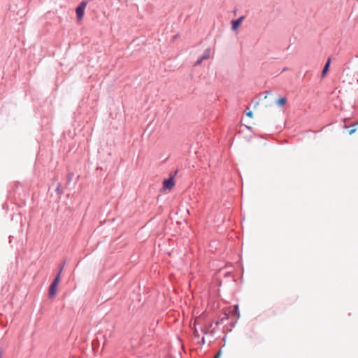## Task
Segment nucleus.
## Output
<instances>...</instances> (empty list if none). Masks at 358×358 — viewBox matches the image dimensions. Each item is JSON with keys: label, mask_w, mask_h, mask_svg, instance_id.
<instances>
[{"label": "nucleus", "mask_w": 358, "mask_h": 358, "mask_svg": "<svg viewBox=\"0 0 358 358\" xmlns=\"http://www.w3.org/2000/svg\"><path fill=\"white\" fill-rule=\"evenodd\" d=\"M3 353V350L2 348H0V358H2Z\"/></svg>", "instance_id": "19"}, {"label": "nucleus", "mask_w": 358, "mask_h": 358, "mask_svg": "<svg viewBox=\"0 0 358 358\" xmlns=\"http://www.w3.org/2000/svg\"><path fill=\"white\" fill-rule=\"evenodd\" d=\"M76 17H77V19L78 20H80L83 19L84 15H85V9L83 8L82 7L78 6L76 8Z\"/></svg>", "instance_id": "5"}, {"label": "nucleus", "mask_w": 358, "mask_h": 358, "mask_svg": "<svg viewBox=\"0 0 358 358\" xmlns=\"http://www.w3.org/2000/svg\"><path fill=\"white\" fill-rule=\"evenodd\" d=\"M178 340H179V335H176Z\"/></svg>", "instance_id": "26"}, {"label": "nucleus", "mask_w": 358, "mask_h": 358, "mask_svg": "<svg viewBox=\"0 0 358 358\" xmlns=\"http://www.w3.org/2000/svg\"><path fill=\"white\" fill-rule=\"evenodd\" d=\"M212 327V324H210L209 326H202L201 327V331L204 334H208V332L209 331V329Z\"/></svg>", "instance_id": "12"}, {"label": "nucleus", "mask_w": 358, "mask_h": 358, "mask_svg": "<svg viewBox=\"0 0 358 358\" xmlns=\"http://www.w3.org/2000/svg\"><path fill=\"white\" fill-rule=\"evenodd\" d=\"M87 5V3L85 0H83L79 4L78 6L82 7L83 8L85 9L86 6Z\"/></svg>", "instance_id": "16"}, {"label": "nucleus", "mask_w": 358, "mask_h": 358, "mask_svg": "<svg viewBox=\"0 0 358 358\" xmlns=\"http://www.w3.org/2000/svg\"><path fill=\"white\" fill-rule=\"evenodd\" d=\"M201 320V316L196 317V320H195V322H194V325L199 324Z\"/></svg>", "instance_id": "17"}, {"label": "nucleus", "mask_w": 358, "mask_h": 358, "mask_svg": "<svg viewBox=\"0 0 358 358\" xmlns=\"http://www.w3.org/2000/svg\"><path fill=\"white\" fill-rule=\"evenodd\" d=\"M194 335L195 337H197V338H199L200 336L199 331L196 329H195L194 331Z\"/></svg>", "instance_id": "18"}, {"label": "nucleus", "mask_w": 358, "mask_h": 358, "mask_svg": "<svg viewBox=\"0 0 358 358\" xmlns=\"http://www.w3.org/2000/svg\"><path fill=\"white\" fill-rule=\"evenodd\" d=\"M55 192L58 196V201L60 200V198H61V196L62 194L64 193V189L62 188V185L61 183H58L57 187H56V189H55Z\"/></svg>", "instance_id": "6"}, {"label": "nucleus", "mask_w": 358, "mask_h": 358, "mask_svg": "<svg viewBox=\"0 0 358 358\" xmlns=\"http://www.w3.org/2000/svg\"><path fill=\"white\" fill-rule=\"evenodd\" d=\"M231 313L235 315V316H237V317L238 318L239 317V311H238V305H236L233 307V310H231Z\"/></svg>", "instance_id": "13"}, {"label": "nucleus", "mask_w": 358, "mask_h": 358, "mask_svg": "<svg viewBox=\"0 0 358 358\" xmlns=\"http://www.w3.org/2000/svg\"><path fill=\"white\" fill-rule=\"evenodd\" d=\"M60 280H61V275L59 273H57L51 283L55 284L58 286Z\"/></svg>", "instance_id": "10"}, {"label": "nucleus", "mask_w": 358, "mask_h": 358, "mask_svg": "<svg viewBox=\"0 0 358 358\" xmlns=\"http://www.w3.org/2000/svg\"><path fill=\"white\" fill-rule=\"evenodd\" d=\"M64 264H65V262H62L59 265V267H58V271L57 273H59L60 275L62 274V272L64 269Z\"/></svg>", "instance_id": "15"}, {"label": "nucleus", "mask_w": 358, "mask_h": 358, "mask_svg": "<svg viewBox=\"0 0 358 358\" xmlns=\"http://www.w3.org/2000/svg\"><path fill=\"white\" fill-rule=\"evenodd\" d=\"M92 350L94 352L98 350V348L99 347V341L98 338L94 339L92 341Z\"/></svg>", "instance_id": "9"}, {"label": "nucleus", "mask_w": 358, "mask_h": 358, "mask_svg": "<svg viewBox=\"0 0 358 358\" xmlns=\"http://www.w3.org/2000/svg\"><path fill=\"white\" fill-rule=\"evenodd\" d=\"M85 1H87V3H90V2L93 1L94 0H85Z\"/></svg>", "instance_id": "24"}, {"label": "nucleus", "mask_w": 358, "mask_h": 358, "mask_svg": "<svg viewBox=\"0 0 358 358\" xmlns=\"http://www.w3.org/2000/svg\"><path fill=\"white\" fill-rule=\"evenodd\" d=\"M201 343H202V344L205 343V338L204 337L202 338Z\"/></svg>", "instance_id": "22"}, {"label": "nucleus", "mask_w": 358, "mask_h": 358, "mask_svg": "<svg viewBox=\"0 0 358 358\" xmlns=\"http://www.w3.org/2000/svg\"><path fill=\"white\" fill-rule=\"evenodd\" d=\"M244 18H245V17L243 15L236 20H232L231 22V29L233 31H236L238 29V28L239 27V26L241 25V24L242 23Z\"/></svg>", "instance_id": "4"}, {"label": "nucleus", "mask_w": 358, "mask_h": 358, "mask_svg": "<svg viewBox=\"0 0 358 358\" xmlns=\"http://www.w3.org/2000/svg\"><path fill=\"white\" fill-rule=\"evenodd\" d=\"M247 115L249 116V117H252V112L250 111V112L247 113Z\"/></svg>", "instance_id": "21"}, {"label": "nucleus", "mask_w": 358, "mask_h": 358, "mask_svg": "<svg viewBox=\"0 0 358 358\" xmlns=\"http://www.w3.org/2000/svg\"><path fill=\"white\" fill-rule=\"evenodd\" d=\"M227 319H228V315L227 313H224V317H222L221 319H220L218 321H217L215 322V324L218 325L220 324H222L224 322V320H227Z\"/></svg>", "instance_id": "14"}, {"label": "nucleus", "mask_w": 358, "mask_h": 358, "mask_svg": "<svg viewBox=\"0 0 358 358\" xmlns=\"http://www.w3.org/2000/svg\"><path fill=\"white\" fill-rule=\"evenodd\" d=\"M330 63H331V59H328V60L327 61V62L323 68V70L322 71V78H324L326 76V73L328 71L329 66H330Z\"/></svg>", "instance_id": "7"}, {"label": "nucleus", "mask_w": 358, "mask_h": 358, "mask_svg": "<svg viewBox=\"0 0 358 358\" xmlns=\"http://www.w3.org/2000/svg\"><path fill=\"white\" fill-rule=\"evenodd\" d=\"M178 36H179V34H176L173 36V38H176L177 37H178Z\"/></svg>", "instance_id": "23"}, {"label": "nucleus", "mask_w": 358, "mask_h": 358, "mask_svg": "<svg viewBox=\"0 0 358 358\" xmlns=\"http://www.w3.org/2000/svg\"><path fill=\"white\" fill-rule=\"evenodd\" d=\"M210 57V49L207 48L204 52L197 59V60L195 62L194 65H200L203 60L208 59Z\"/></svg>", "instance_id": "2"}, {"label": "nucleus", "mask_w": 358, "mask_h": 358, "mask_svg": "<svg viewBox=\"0 0 358 358\" xmlns=\"http://www.w3.org/2000/svg\"><path fill=\"white\" fill-rule=\"evenodd\" d=\"M73 176H74V173L73 172H69L68 173V174L66 176V183H65V187L66 188L69 186L70 182L72 181L73 178Z\"/></svg>", "instance_id": "8"}, {"label": "nucleus", "mask_w": 358, "mask_h": 358, "mask_svg": "<svg viewBox=\"0 0 358 358\" xmlns=\"http://www.w3.org/2000/svg\"><path fill=\"white\" fill-rule=\"evenodd\" d=\"M57 285L50 283L48 287V297L50 299H53L56 296L57 292Z\"/></svg>", "instance_id": "3"}, {"label": "nucleus", "mask_w": 358, "mask_h": 358, "mask_svg": "<svg viewBox=\"0 0 358 358\" xmlns=\"http://www.w3.org/2000/svg\"><path fill=\"white\" fill-rule=\"evenodd\" d=\"M286 102H287V99L285 97H281L277 100L276 104L278 106H282L285 105Z\"/></svg>", "instance_id": "11"}, {"label": "nucleus", "mask_w": 358, "mask_h": 358, "mask_svg": "<svg viewBox=\"0 0 358 358\" xmlns=\"http://www.w3.org/2000/svg\"><path fill=\"white\" fill-rule=\"evenodd\" d=\"M355 131H356V129H351V130H350V131H349V134H352L353 133H355Z\"/></svg>", "instance_id": "20"}, {"label": "nucleus", "mask_w": 358, "mask_h": 358, "mask_svg": "<svg viewBox=\"0 0 358 358\" xmlns=\"http://www.w3.org/2000/svg\"><path fill=\"white\" fill-rule=\"evenodd\" d=\"M178 171L179 169L177 168L174 171V174L171 172L170 173L169 177L168 178L164 179L162 182V187L159 190L161 193H166V192L171 191L173 188L176 185L174 176L177 174Z\"/></svg>", "instance_id": "1"}, {"label": "nucleus", "mask_w": 358, "mask_h": 358, "mask_svg": "<svg viewBox=\"0 0 358 358\" xmlns=\"http://www.w3.org/2000/svg\"><path fill=\"white\" fill-rule=\"evenodd\" d=\"M219 355H217L214 358H219Z\"/></svg>", "instance_id": "25"}]
</instances>
